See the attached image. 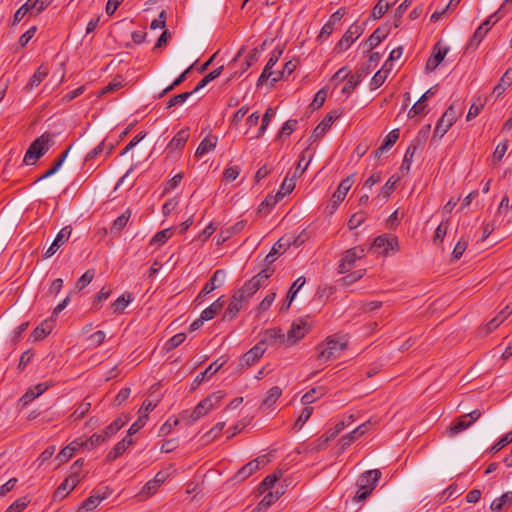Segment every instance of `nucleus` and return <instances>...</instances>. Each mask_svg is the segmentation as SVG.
I'll use <instances>...</instances> for the list:
<instances>
[{"instance_id":"1","label":"nucleus","mask_w":512,"mask_h":512,"mask_svg":"<svg viewBox=\"0 0 512 512\" xmlns=\"http://www.w3.org/2000/svg\"><path fill=\"white\" fill-rule=\"evenodd\" d=\"M221 391L214 392L202 399L196 407L192 410H184L180 413V420L184 421L186 425H192L200 418L207 415L214 407L218 406L223 399Z\"/></svg>"},{"instance_id":"2","label":"nucleus","mask_w":512,"mask_h":512,"mask_svg":"<svg viewBox=\"0 0 512 512\" xmlns=\"http://www.w3.org/2000/svg\"><path fill=\"white\" fill-rule=\"evenodd\" d=\"M348 339L343 335H331L326 340L317 345L318 360L329 361L341 356L342 351L348 347Z\"/></svg>"},{"instance_id":"3","label":"nucleus","mask_w":512,"mask_h":512,"mask_svg":"<svg viewBox=\"0 0 512 512\" xmlns=\"http://www.w3.org/2000/svg\"><path fill=\"white\" fill-rule=\"evenodd\" d=\"M381 471L379 469L368 470L362 473L356 482L358 490L354 496V501L361 502L366 500L376 488Z\"/></svg>"},{"instance_id":"4","label":"nucleus","mask_w":512,"mask_h":512,"mask_svg":"<svg viewBox=\"0 0 512 512\" xmlns=\"http://www.w3.org/2000/svg\"><path fill=\"white\" fill-rule=\"evenodd\" d=\"M53 137V134L45 132L36 138L28 147L23 162L26 165L35 164L49 150Z\"/></svg>"},{"instance_id":"5","label":"nucleus","mask_w":512,"mask_h":512,"mask_svg":"<svg viewBox=\"0 0 512 512\" xmlns=\"http://www.w3.org/2000/svg\"><path fill=\"white\" fill-rule=\"evenodd\" d=\"M366 253L367 248L365 245H359L347 249L342 254L340 263L338 265V273L345 274L349 272L355 266L357 260L364 258Z\"/></svg>"},{"instance_id":"6","label":"nucleus","mask_w":512,"mask_h":512,"mask_svg":"<svg viewBox=\"0 0 512 512\" xmlns=\"http://www.w3.org/2000/svg\"><path fill=\"white\" fill-rule=\"evenodd\" d=\"M501 8L490 15L474 32L472 37L469 39V42L467 43V50H475L479 44L484 39L485 35L488 33V31L491 29L493 25H495L498 20L502 17L500 15Z\"/></svg>"},{"instance_id":"7","label":"nucleus","mask_w":512,"mask_h":512,"mask_svg":"<svg viewBox=\"0 0 512 512\" xmlns=\"http://www.w3.org/2000/svg\"><path fill=\"white\" fill-rule=\"evenodd\" d=\"M354 182V174L349 175L340 182L337 190L332 194V197L327 205V209L329 210L330 214L334 213L338 209L340 203L344 200L347 192L350 190Z\"/></svg>"},{"instance_id":"8","label":"nucleus","mask_w":512,"mask_h":512,"mask_svg":"<svg viewBox=\"0 0 512 512\" xmlns=\"http://www.w3.org/2000/svg\"><path fill=\"white\" fill-rule=\"evenodd\" d=\"M84 477L85 474H80L77 471L71 472V474L58 486V488L53 494V499H64L72 490L76 488V486Z\"/></svg>"},{"instance_id":"9","label":"nucleus","mask_w":512,"mask_h":512,"mask_svg":"<svg viewBox=\"0 0 512 512\" xmlns=\"http://www.w3.org/2000/svg\"><path fill=\"white\" fill-rule=\"evenodd\" d=\"M481 416V411L478 409L473 410L472 412L462 415L456 418L450 425L449 431L451 435H456L466 430L470 426L473 425Z\"/></svg>"},{"instance_id":"10","label":"nucleus","mask_w":512,"mask_h":512,"mask_svg":"<svg viewBox=\"0 0 512 512\" xmlns=\"http://www.w3.org/2000/svg\"><path fill=\"white\" fill-rule=\"evenodd\" d=\"M457 119V111L450 105L437 121L433 137L442 138Z\"/></svg>"},{"instance_id":"11","label":"nucleus","mask_w":512,"mask_h":512,"mask_svg":"<svg viewBox=\"0 0 512 512\" xmlns=\"http://www.w3.org/2000/svg\"><path fill=\"white\" fill-rule=\"evenodd\" d=\"M363 33V28L357 23H353L344 33L342 38L335 46V51L341 53L346 51Z\"/></svg>"},{"instance_id":"12","label":"nucleus","mask_w":512,"mask_h":512,"mask_svg":"<svg viewBox=\"0 0 512 512\" xmlns=\"http://www.w3.org/2000/svg\"><path fill=\"white\" fill-rule=\"evenodd\" d=\"M266 351L265 341H260L254 345L250 350L243 354L240 359L239 366L241 369H246L256 362H258Z\"/></svg>"},{"instance_id":"13","label":"nucleus","mask_w":512,"mask_h":512,"mask_svg":"<svg viewBox=\"0 0 512 512\" xmlns=\"http://www.w3.org/2000/svg\"><path fill=\"white\" fill-rule=\"evenodd\" d=\"M189 136L190 129L188 127L180 129L166 146V151L169 154H173L175 152L179 154L185 147L189 139Z\"/></svg>"},{"instance_id":"14","label":"nucleus","mask_w":512,"mask_h":512,"mask_svg":"<svg viewBox=\"0 0 512 512\" xmlns=\"http://www.w3.org/2000/svg\"><path fill=\"white\" fill-rule=\"evenodd\" d=\"M394 246H398L397 238L383 234L374 239L370 249H374L379 254L387 255L390 250H394Z\"/></svg>"},{"instance_id":"15","label":"nucleus","mask_w":512,"mask_h":512,"mask_svg":"<svg viewBox=\"0 0 512 512\" xmlns=\"http://www.w3.org/2000/svg\"><path fill=\"white\" fill-rule=\"evenodd\" d=\"M309 331V325L303 319H297L291 325V329L287 333V341L290 345L304 338Z\"/></svg>"},{"instance_id":"16","label":"nucleus","mask_w":512,"mask_h":512,"mask_svg":"<svg viewBox=\"0 0 512 512\" xmlns=\"http://www.w3.org/2000/svg\"><path fill=\"white\" fill-rule=\"evenodd\" d=\"M71 232V226L63 227L57 234L56 238L54 239L50 247L46 250L44 257L50 258L51 256H53L58 251V249L69 240Z\"/></svg>"},{"instance_id":"17","label":"nucleus","mask_w":512,"mask_h":512,"mask_svg":"<svg viewBox=\"0 0 512 512\" xmlns=\"http://www.w3.org/2000/svg\"><path fill=\"white\" fill-rule=\"evenodd\" d=\"M50 386H51L50 383L44 382V383H39V384L35 385L34 387L28 388V390L24 393V395H22V397L19 399V402L22 404V406L28 405L34 399L41 396L45 391H47Z\"/></svg>"},{"instance_id":"18","label":"nucleus","mask_w":512,"mask_h":512,"mask_svg":"<svg viewBox=\"0 0 512 512\" xmlns=\"http://www.w3.org/2000/svg\"><path fill=\"white\" fill-rule=\"evenodd\" d=\"M448 50V47H442L440 43H437L433 48V54L428 58L426 62V70L434 71L443 61Z\"/></svg>"},{"instance_id":"19","label":"nucleus","mask_w":512,"mask_h":512,"mask_svg":"<svg viewBox=\"0 0 512 512\" xmlns=\"http://www.w3.org/2000/svg\"><path fill=\"white\" fill-rule=\"evenodd\" d=\"M55 326V320L51 317L42 321L31 333L30 338L34 341L43 340L47 335H49Z\"/></svg>"},{"instance_id":"20","label":"nucleus","mask_w":512,"mask_h":512,"mask_svg":"<svg viewBox=\"0 0 512 512\" xmlns=\"http://www.w3.org/2000/svg\"><path fill=\"white\" fill-rule=\"evenodd\" d=\"M246 220H240L236 222L234 225L229 227L222 228L217 238V245H221L230 239L233 235L240 233L246 226Z\"/></svg>"},{"instance_id":"21","label":"nucleus","mask_w":512,"mask_h":512,"mask_svg":"<svg viewBox=\"0 0 512 512\" xmlns=\"http://www.w3.org/2000/svg\"><path fill=\"white\" fill-rule=\"evenodd\" d=\"M370 422H365L361 425H359L357 428H355L353 431H351L350 433L344 435L343 437H341L340 439V445H341V449L342 450H345L347 447H349L356 439H358L359 437H361L362 435H364L367 430H368V426H369Z\"/></svg>"},{"instance_id":"22","label":"nucleus","mask_w":512,"mask_h":512,"mask_svg":"<svg viewBox=\"0 0 512 512\" xmlns=\"http://www.w3.org/2000/svg\"><path fill=\"white\" fill-rule=\"evenodd\" d=\"M49 69L46 64H41L35 73L31 76L27 84L24 86V90L26 92L32 91L34 88L38 87L40 83L48 76Z\"/></svg>"},{"instance_id":"23","label":"nucleus","mask_w":512,"mask_h":512,"mask_svg":"<svg viewBox=\"0 0 512 512\" xmlns=\"http://www.w3.org/2000/svg\"><path fill=\"white\" fill-rule=\"evenodd\" d=\"M225 271L222 269L216 270L211 278L205 283L204 287L202 288V294L208 295L212 291H214L216 288L221 287L225 280Z\"/></svg>"},{"instance_id":"24","label":"nucleus","mask_w":512,"mask_h":512,"mask_svg":"<svg viewBox=\"0 0 512 512\" xmlns=\"http://www.w3.org/2000/svg\"><path fill=\"white\" fill-rule=\"evenodd\" d=\"M339 118V114L336 111L328 113L322 121L315 127L313 136L315 138L322 137L330 128L335 120Z\"/></svg>"},{"instance_id":"25","label":"nucleus","mask_w":512,"mask_h":512,"mask_svg":"<svg viewBox=\"0 0 512 512\" xmlns=\"http://www.w3.org/2000/svg\"><path fill=\"white\" fill-rule=\"evenodd\" d=\"M290 246L289 239L285 240L284 237L280 238L271 248V251L266 255L265 262L272 264L279 255L284 253Z\"/></svg>"},{"instance_id":"26","label":"nucleus","mask_w":512,"mask_h":512,"mask_svg":"<svg viewBox=\"0 0 512 512\" xmlns=\"http://www.w3.org/2000/svg\"><path fill=\"white\" fill-rule=\"evenodd\" d=\"M81 448L82 438L72 441L58 453L57 459L59 460V464L67 462Z\"/></svg>"},{"instance_id":"27","label":"nucleus","mask_w":512,"mask_h":512,"mask_svg":"<svg viewBox=\"0 0 512 512\" xmlns=\"http://www.w3.org/2000/svg\"><path fill=\"white\" fill-rule=\"evenodd\" d=\"M226 361H221L220 359L215 360L212 362L202 373L196 376L194 379L193 384L196 386H199L202 382L205 380H208L211 378L214 374H216L222 366L225 364Z\"/></svg>"},{"instance_id":"28","label":"nucleus","mask_w":512,"mask_h":512,"mask_svg":"<svg viewBox=\"0 0 512 512\" xmlns=\"http://www.w3.org/2000/svg\"><path fill=\"white\" fill-rule=\"evenodd\" d=\"M388 34L389 29L378 27L365 42L367 51H372L375 47H377L382 42V40L388 36Z\"/></svg>"},{"instance_id":"29","label":"nucleus","mask_w":512,"mask_h":512,"mask_svg":"<svg viewBox=\"0 0 512 512\" xmlns=\"http://www.w3.org/2000/svg\"><path fill=\"white\" fill-rule=\"evenodd\" d=\"M218 142V138L213 135L206 136L199 144V146L196 149L195 156L200 158L203 155L207 154L208 152L215 149Z\"/></svg>"},{"instance_id":"30","label":"nucleus","mask_w":512,"mask_h":512,"mask_svg":"<svg viewBox=\"0 0 512 512\" xmlns=\"http://www.w3.org/2000/svg\"><path fill=\"white\" fill-rule=\"evenodd\" d=\"M436 93V89L435 87H431L430 89H428L421 97L420 99L412 106V108L409 110L408 112V116L409 117H414V116H417L419 114H421L426 105H425V101L433 96L434 94Z\"/></svg>"},{"instance_id":"31","label":"nucleus","mask_w":512,"mask_h":512,"mask_svg":"<svg viewBox=\"0 0 512 512\" xmlns=\"http://www.w3.org/2000/svg\"><path fill=\"white\" fill-rule=\"evenodd\" d=\"M512 84V66L508 68L500 78L498 84L493 89V94L496 98L502 96L506 91L507 87Z\"/></svg>"},{"instance_id":"32","label":"nucleus","mask_w":512,"mask_h":512,"mask_svg":"<svg viewBox=\"0 0 512 512\" xmlns=\"http://www.w3.org/2000/svg\"><path fill=\"white\" fill-rule=\"evenodd\" d=\"M244 308L245 307L242 304H240V302H238L236 297L231 296L230 302L222 316V320L223 321H231V320L235 319L237 317L238 313Z\"/></svg>"},{"instance_id":"33","label":"nucleus","mask_w":512,"mask_h":512,"mask_svg":"<svg viewBox=\"0 0 512 512\" xmlns=\"http://www.w3.org/2000/svg\"><path fill=\"white\" fill-rule=\"evenodd\" d=\"M225 298L224 296L219 297L216 301H214L209 307L204 309L201 312L202 319H206L207 321L213 319L224 307Z\"/></svg>"},{"instance_id":"34","label":"nucleus","mask_w":512,"mask_h":512,"mask_svg":"<svg viewBox=\"0 0 512 512\" xmlns=\"http://www.w3.org/2000/svg\"><path fill=\"white\" fill-rule=\"evenodd\" d=\"M313 157V152L309 148H306L300 155V159L297 163V167L294 172L295 177H300L308 168Z\"/></svg>"},{"instance_id":"35","label":"nucleus","mask_w":512,"mask_h":512,"mask_svg":"<svg viewBox=\"0 0 512 512\" xmlns=\"http://www.w3.org/2000/svg\"><path fill=\"white\" fill-rule=\"evenodd\" d=\"M260 468L259 458L253 459L244 465L236 474L239 480H245Z\"/></svg>"},{"instance_id":"36","label":"nucleus","mask_w":512,"mask_h":512,"mask_svg":"<svg viewBox=\"0 0 512 512\" xmlns=\"http://www.w3.org/2000/svg\"><path fill=\"white\" fill-rule=\"evenodd\" d=\"M417 150V145L414 143H411L404 155L400 170L402 173H409L411 165L413 163V158Z\"/></svg>"},{"instance_id":"37","label":"nucleus","mask_w":512,"mask_h":512,"mask_svg":"<svg viewBox=\"0 0 512 512\" xmlns=\"http://www.w3.org/2000/svg\"><path fill=\"white\" fill-rule=\"evenodd\" d=\"M52 0H27L24 5L29 14H39L51 3Z\"/></svg>"},{"instance_id":"38","label":"nucleus","mask_w":512,"mask_h":512,"mask_svg":"<svg viewBox=\"0 0 512 512\" xmlns=\"http://www.w3.org/2000/svg\"><path fill=\"white\" fill-rule=\"evenodd\" d=\"M388 61L385 62L383 68L379 71H377L374 76L372 77L370 81V89L375 90L379 88L386 80L387 75L390 71L389 68H387Z\"/></svg>"},{"instance_id":"39","label":"nucleus","mask_w":512,"mask_h":512,"mask_svg":"<svg viewBox=\"0 0 512 512\" xmlns=\"http://www.w3.org/2000/svg\"><path fill=\"white\" fill-rule=\"evenodd\" d=\"M106 498V495H91L85 501H83L82 505L78 509L77 512H89L94 510L100 502Z\"/></svg>"},{"instance_id":"40","label":"nucleus","mask_w":512,"mask_h":512,"mask_svg":"<svg viewBox=\"0 0 512 512\" xmlns=\"http://www.w3.org/2000/svg\"><path fill=\"white\" fill-rule=\"evenodd\" d=\"M131 216L130 209H127L125 212H123L119 217H117L111 226V233H117L119 234L127 225L129 219Z\"/></svg>"},{"instance_id":"41","label":"nucleus","mask_w":512,"mask_h":512,"mask_svg":"<svg viewBox=\"0 0 512 512\" xmlns=\"http://www.w3.org/2000/svg\"><path fill=\"white\" fill-rule=\"evenodd\" d=\"M71 149V146H69L58 158L57 160L54 162V164H52V167L47 170L43 175H41L37 181H41L43 179H46L50 176H52L53 174H55L58 169L62 166L63 162L65 161L69 151Z\"/></svg>"},{"instance_id":"42","label":"nucleus","mask_w":512,"mask_h":512,"mask_svg":"<svg viewBox=\"0 0 512 512\" xmlns=\"http://www.w3.org/2000/svg\"><path fill=\"white\" fill-rule=\"evenodd\" d=\"M281 473H272L267 475L263 481L258 486V491L260 493H265L270 489H273L276 485L277 481L280 479Z\"/></svg>"},{"instance_id":"43","label":"nucleus","mask_w":512,"mask_h":512,"mask_svg":"<svg viewBox=\"0 0 512 512\" xmlns=\"http://www.w3.org/2000/svg\"><path fill=\"white\" fill-rule=\"evenodd\" d=\"M223 71V66H220L216 69H214L213 71H211L210 73H208L206 76H204L199 82L198 84L195 86V88L193 89V92H197L199 91L200 89L204 88L206 85H208L211 81L215 80L217 77H219L221 75Z\"/></svg>"},{"instance_id":"44","label":"nucleus","mask_w":512,"mask_h":512,"mask_svg":"<svg viewBox=\"0 0 512 512\" xmlns=\"http://www.w3.org/2000/svg\"><path fill=\"white\" fill-rule=\"evenodd\" d=\"M324 389L322 387L312 388L301 397V403L304 406H308L313 403L316 399L321 398L324 395Z\"/></svg>"},{"instance_id":"45","label":"nucleus","mask_w":512,"mask_h":512,"mask_svg":"<svg viewBox=\"0 0 512 512\" xmlns=\"http://www.w3.org/2000/svg\"><path fill=\"white\" fill-rule=\"evenodd\" d=\"M126 421L127 420L122 417L116 418L103 430V434L107 439H109L125 425Z\"/></svg>"},{"instance_id":"46","label":"nucleus","mask_w":512,"mask_h":512,"mask_svg":"<svg viewBox=\"0 0 512 512\" xmlns=\"http://www.w3.org/2000/svg\"><path fill=\"white\" fill-rule=\"evenodd\" d=\"M107 438L103 433H94L91 437L86 440L82 439V448L89 450L96 448L101 443L105 442Z\"/></svg>"},{"instance_id":"47","label":"nucleus","mask_w":512,"mask_h":512,"mask_svg":"<svg viewBox=\"0 0 512 512\" xmlns=\"http://www.w3.org/2000/svg\"><path fill=\"white\" fill-rule=\"evenodd\" d=\"M296 179L297 177H295L294 175L291 178L287 176L285 177L281 184L280 190L277 192L278 199H282L285 195L293 191V189L295 188Z\"/></svg>"},{"instance_id":"48","label":"nucleus","mask_w":512,"mask_h":512,"mask_svg":"<svg viewBox=\"0 0 512 512\" xmlns=\"http://www.w3.org/2000/svg\"><path fill=\"white\" fill-rule=\"evenodd\" d=\"M131 294L121 295L118 297L112 304L111 308L113 309V312L115 314H121L124 312L125 308L128 306V304L131 302Z\"/></svg>"},{"instance_id":"49","label":"nucleus","mask_w":512,"mask_h":512,"mask_svg":"<svg viewBox=\"0 0 512 512\" xmlns=\"http://www.w3.org/2000/svg\"><path fill=\"white\" fill-rule=\"evenodd\" d=\"M399 136H400L399 129H393L392 131H390L386 135L381 146L378 148V152H384L385 150L392 147L396 143V141L399 139Z\"/></svg>"},{"instance_id":"50","label":"nucleus","mask_w":512,"mask_h":512,"mask_svg":"<svg viewBox=\"0 0 512 512\" xmlns=\"http://www.w3.org/2000/svg\"><path fill=\"white\" fill-rule=\"evenodd\" d=\"M365 273H366L365 269L356 270V271L351 272V273L347 274L346 276L342 277L340 279V283L342 286H346V287L350 286L353 283L362 279L364 277Z\"/></svg>"},{"instance_id":"51","label":"nucleus","mask_w":512,"mask_h":512,"mask_svg":"<svg viewBox=\"0 0 512 512\" xmlns=\"http://www.w3.org/2000/svg\"><path fill=\"white\" fill-rule=\"evenodd\" d=\"M193 69V64L190 65L183 73H181L172 84L167 86L161 93L158 94L157 98H162L165 94L172 91L175 87L179 86L186 80L187 74Z\"/></svg>"},{"instance_id":"52","label":"nucleus","mask_w":512,"mask_h":512,"mask_svg":"<svg viewBox=\"0 0 512 512\" xmlns=\"http://www.w3.org/2000/svg\"><path fill=\"white\" fill-rule=\"evenodd\" d=\"M297 67V63L295 61H287L285 64H284V67L281 71H279V77H273L271 79V86H273L275 83H277L278 81L282 80L283 78H285L286 76H289L290 74H292L295 69Z\"/></svg>"},{"instance_id":"53","label":"nucleus","mask_w":512,"mask_h":512,"mask_svg":"<svg viewBox=\"0 0 512 512\" xmlns=\"http://www.w3.org/2000/svg\"><path fill=\"white\" fill-rule=\"evenodd\" d=\"M283 51H284L283 47H281L279 45L277 47H275L274 50L271 52L270 58H269L268 62L266 63L263 70H265L267 72H273L272 68L278 62L280 57L282 56Z\"/></svg>"},{"instance_id":"54","label":"nucleus","mask_w":512,"mask_h":512,"mask_svg":"<svg viewBox=\"0 0 512 512\" xmlns=\"http://www.w3.org/2000/svg\"><path fill=\"white\" fill-rule=\"evenodd\" d=\"M172 228L163 229L157 232L150 240V245H162L172 236Z\"/></svg>"},{"instance_id":"55","label":"nucleus","mask_w":512,"mask_h":512,"mask_svg":"<svg viewBox=\"0 0 512 512\" xmlns=\"http://www.w3.org/2000/svg\"><path fill=\"white\" fill-rule=\"evenodd\" d=\"M128 448L124 444V442L119 441L115 444V446L109 451L106 456V460L108 462H112L120 457Z\"/></svg>"},{"instance_id":"56","label":"nucleus","mask_w":512,"mask_h":512,"mask_svg":"<svg viewBox=\"0 0 512 512\" xmlns=\"http://www.w3.org/2000/svg\"><path fill=\"white\" fill-rule=\"evenodd\" d=\"M312 413H313V408L309 407V406H305L302 409L301 414L299 415V417L297 418V420L294 423V429L300 430L304 426V424L309 420Z\"/></svg>"},{"instance_id":"57","label":"nucleus","mask_w":512,"mask_h":512,"mask_svg":"<svg viewBox=\"0 0 512 512\" xmlns=\"http://www.w3.org/2000/svg\"><path fill=\"white\" fill-rule=\"evenodd\" d=\"M449 229V220H443L435 230L433 242L435 244L442 243Z\"/></svg>"},{"instance_id":"58","label":"nucleus","mask_w":512,"mask_h":512,"mask_svg":"<svg viewBox=\"0 0 512 512\" xmlns=\"http://www.w3.org/2000/svg\"><path fill=\"white\" fill-rule=\"evenodd\" d=\"M282 395V390L278 386H273L267 391L266 397L263 401V405L271 406L273 405L279 397Z\"/></svg>"},{"instance_id":"59","label":"nucleus","mask_w":512,"mask_h":512,"mask_svg":"<svg viewBox=\"0 0 512 512\" xmlns=\"http://www.w3.org/2000/svg\"><path fill=\"white\" fill-rule=\"evenodd\" d=\"M265 42L262 44L260 48L256 47L251 50V52L247 55L245 60V68L242 70L244 73L249 67H251L254 63L259 60L260 53L264 49Z\"/></svg>"},{"instance_id":"60","label":"nucleus","mask_w":512,"mask_h":512,"mask_svg":"<svg viewBox=\"0 0 512 512\" xmlns=\"http://www.w3.org/2000/svg\"><path fill=\"white\" fill-rule=\"evenodd\" d=\"M186 339L185 333H178L172 336L164 345L166 351H171L181 345Z\"/></svg>"},{"instance_id":"61","label":"nucleus","mask_w":512,"mask_h":512,"mask_svg":"<svg viewBox=\"0 0 512 512\" xmlns=\"http://www.w3.org/2000/svg\"><path fill=\"white\" fill-rule=\"evenodd\" d=\"M390 6L391 3H389L387 0H379L373 8L372 17L374 19L381 18L387 12Z\"/></svg>"},{"instance_id":"62","label":"nucleus","mask_w":512,"mask_h":512,"mask_svg":"<svg viewBox=\"0 0 512 512\" xmlns=\"http://www.w3.org/2000/svg\"><path fill=\"white\" fill-rule=\"evenodd\" d=\"M260 287H262L261 283L252 277L249 281L245 282L241 289L245 292V295L251 298L260 289Z\"/></svg>"},{"instance_id":"63","label":"nucleus","mask_w":512,"mask_h":512,"mask_svg":"<svg viewBox=\"0 0 512 512\" xmlns=\"http://www.w3.org/2000/svg\"><path fill=\"white\" fill-rule=\"evenodd\" d=\"M29 500L27 497H21L17 499L15 502H13L6 510L5 512H22L27 505L29 504Z\"/></svg>"},{"instance_id":"64","label":"nucleus","mask_w":512,"mask_h":512,"mask_svg":"<svg viewBox=\"0 0 512 512\" xmlns=\"http://www.w3.org/2000/svg\"><path fill=\"white\" fill-rule=\"evenodd\" d=\"M512 442V431L506 433L505 435H503L498 442H496L492 447H491V452L493 453H497L498 451H500L502 448H504L506 445L510 444Z\"/></svg>"}]
</instances>
